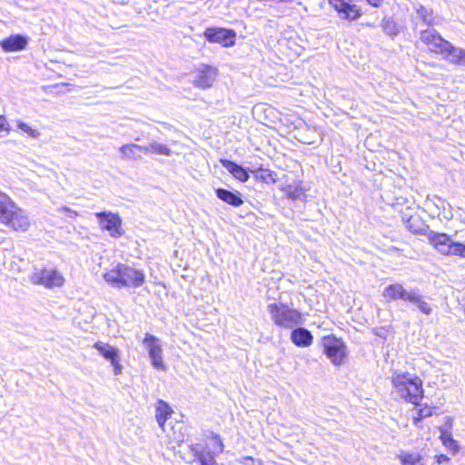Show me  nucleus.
<instances>
[{
	"instance_id": "19",
	"label": "nucleus",
	"mask_w": 465,
	"mask_h": 465,
	"mask_svg": "<svg viewBox=\"0 0 465 465\" xmlns=\"http://www.w3.org/2000/svg\"><path fill=\"white\" fill-rule=\"evenodd\" d=\"M250 173L252 175L255 182L263 184H273L278 181V174L275 171L269 168L259 166L250 169Z\"/></svg>"
},
{
	"instance_id": "17",
	"label": "nucleus",
	"mask_w": 465,
	"mask_h": 465,
	"mask_svg": "<svg viewBox=\"0 0 465 465\" xmlns=\"http://www.w3.org/2000/svg\"><path fill=\"white\" fill-rule=\"evenodd\" d=\"M28 45V37L22 35H11L0 41V46L5 53L25 50Z\"/></svg>"
},
{
	"instance_id": "35",
	"label": "nucleus",
	"mask_w": 465,
	"mask_h": 465,
	"mask_svg": "<svg viewBox=\"0 0 465 465\" xmlns=\"http://www.w3.org/2000/svg\"><path fill=\"white\" fill-rule=\"evenodd\" d=\"M372 7H380L382 5L384 0H365Z\"/></svg>"
},
{
	"instance_id": "2",
	"label": "nucleus",
	"mask_w": 465,
	"mask_h": 465,
	"mask_svg": "<svg viewBox=\"0 0 465 465\" xmlns=\"http://www.w3.org/2000/svg\"><path fill=\"white\" fill-rule=\"evenodd\" d=\"M392 388L406 402L419 406L424 397L423 381L417 375L409 372H397L391 376Z\"/></svg>"
},
{
	"instance_id": "15",
	"label": "nucleus",
	"mask_w": 465,
	"mask_h": 465,
	"mask_svg": "<svg viewBox=\"0 0 465 465\" xmlns=\"http://www.w3.org/2000/svg\"><path fill=\"white\" fill-rule=\"evenodd\" d=\"M218 69L210 64H202L197 70L195 79L193 84L201 89H207L213 86L218 76Z\"/></svg>"
},
{
	"instance_id": "1",
	"label": "nucleus",
	"mask_w": 465,
	"mask_h": 465,
	"mask_svg": "<svg viewBox=\"0 0 465 465\" xmlns=\"http://www.w3.org/2000/svg\"><path fill=\"white\" fill-rule=\"evenodd\" d=\"M104 280L109 285L122 289H136L143 286L146 282V276L142 269L135 268L124 262H116L107 269Z\"/></svg>"
},
{
	"instance_id": "14",
	"label": "nucleus",
	"mask_w": 465,
	"mask_h": 465,
	"mask_svg": "<svg viewBox=\"0 0 465 465\" xmlns=\"http://www.w3.org/2000/svg\"><path fill=\"white\" fill-rule=\"evenodd\" d=\"M143 342L148 346V353L152 365L159 371H165L166 365L163 359V351L157 337L146 334Z\"/></svg>"
},
{
	"instance_id": "32",
	"label": "nucleus",
	"mask_w": 465,
	"mask_h": 465,
	"mask_svg": "<svg viewBox=\"0 0 465 465\" xmlns=\"http://www.w3.org/2000/svg\"><path fill=\"white\" fill-rule=\"evenodd\" d=\"M11 132V126L5 115L0 114V133L8 134Z\"/></svg>"
},
{
	"instance_id": "28",
	"label": "nucleus",
	"mask_w": 465,
	"mask_h": 465,
	"mask_svg": "<svg viewBox=\"0 0 465 465\" xmlns=\"http://www.w3.org/2000/svg\"><path fill=\"white\" fill-rule=\"evenodd\" d=\"M416 13L419 15L420 19L428 26H430L434 24V15L433 11L430 8H427L423 5H420L416 9Z\"/></svg>"
},
{
	"instance_id": "33",
	"label": "nucleus",
	"mask_w": 465,
	"mask_h": 465,
	"mask_svg": "<svg viewBox=\"0 0 465 465\" xmlns=\"http://www.w3.org/2000/svg\"><path fill=\"white\" fill-rule=\"evenodd\" d=\"M60 212L66 213V215L72 219H74L78 216V213L67 206H62L59 209Z\"/></svg>"
},
{
	"instance_id": "29",
	"label": "nucleus",
	"mask_w": 465,
	"mask_h": 465,
	"mask_svg": "<svg viewBox=\"0 0 465 465\" xmlns=\"http://www.w3.org/2000/svg\"><path fill=\"white\" fill-rule=\"evenodd\" d=\"M143 153H152L170 156L172 153V151L170 148H168L164 144L153 143L149 146H143Z\"/></svg>"
},
{
	"instance_id": "12",
	"label": "nucleus",
	"mask_w": 465,
	"mask_h": 465,
	"mask_svg": "<svg viewBox=\"0 0 465 465\" xmlns=\"http://www.w3.org/2000/svg\"><path fill=\"white\" fill-rule=\"evenodd\" d=\"M100 228L109 232L113 238H120L124 234L122 219L117 213L111 212H101L95 213Z\"/></svg>"
},
{
	"instance_id": "13",
	"label": "nucleus",
	"mask_w": 465,
	"mask_h": 465,
	"mask_svg": "<svg viewBox=\"0 0 465 465\" xmlns=\"http://www.w3.org/2000/svg\"><path fill=\"white\" fill-rule=\"evenodd\" d=\"M420 41L429 47V50L437 54H445L449 42L436 30H423L420 32Z\"/></svg>"
},
{
	"instance_id": "25",
	"label": "nucleus",
	"mask_w": 465,
	"mask_h": 465,
	"mask_svg": "<svg viewBox=\"0 0 465 465\" xmlns=\"http://www.w3.org/2000/svg\"><path fill=\"white\" fill-rule=\"evenodd\" d=\"M440 440L442 445L453 455L460 451L458 441L452 437L451 433L446 430H441Z\"/></svg>"
},
{
	"instance_id": "20",
	"label": "nucleus",
	"mask_w": 465,
	"mask_h": 465,
	"mask_svg": "<svg viewBox=\"0 0 465 465\" xmlns=\"http://www.w3.org/2000/svg\"><path fill=\"white\" fill-rule=\"evenodd\" d=\"M291 340L297 347H309L313 342V336L306 328L298 327L292 331Z\"/></svg>"
},
{
	"instance_id": "7",
	"label": "nucleus",
	"mask_w": 465,
	"mask_h": 465,
	"mask_svg": "<svg viewBox=\"0 0 465 465\" xmlns=\"http://www.w3.org/2000/svg\"><path fill=\"white\" fill-rule=\"evenodd\" d=\"M419 220V217L410 216L406 219L405 224L410 232L414 234L423 235L426 234L430 245H432L439 252L442 254H446L447 250L449 249V245L451 242L450 237L443 232H434L432 231L426 233L424 228L418 226L416 222Z\"/></svg>"
},
{
	"instance_id": "5",
	"label": "nucleus",
	"mask_w": 465,
	"mask_h": 465,
	"mask_svg": "<svg viewBox=\"0 0 465 465\" xmlns=\"http://www.w3.org/2000/svg\"><path fill=\"white\" fill-rule=\"evenodd\" d=\"M224 445L220 435L212 432L203 439V443L189 446L193 461L199 465H218L216 457L223 451Z\"/></svg>"
},
{
	"instance_id": "4",
	"label": "nucleus",
	"mask_w": 465,
	"mask_h": 465,
	"mask_svg": "<svg viewBox=\"0 0 465 465\" xmlns=\"http://www.w3.org/2000/svg\"><path fill=\"white\" fill-rule=\"evenodd\" d=\"M0 223L14 232H25L31 227V220L25 211L8 195L0 202Z\"/></svg>"
},
{
	"instance_id": "10",
	"label": "nucleus",
	"mask_w": 465,
	"mask_h": 465,
	"mask_svg": "<svg viewBox=\"0 0 465 465\" xmlns=\"http://www.w3.org/2000/svg\"><path fill=\"white\" fill-rule=\"evenodd\" d=\"M327 3L341 19L348 22H354L363 15L354 0H327Z\"/></svg>"
},
{
	"instance_id": "16",
	"label": "nucleus",
	"mask_w": 465,
	"mask_h": 465,
	"mask_svg": "<svg viewBox=\"0 0 465 465\" xmlns=\"http://www.w3.org/2000/svg\"><path fill=\"white\" fill-rule=\"evenodd\" d=\"M94 347L105 360L111 362L114 375H120L123 371V366L119 361V351L108 343H104L102 341H96L94 344Z\"/></svg>"
},
{
	"instance_id": "6",
	"label": "nucleus",
	"mask_w": 465,
	"mask_h": 465,
	"mask_svg": "<svg viewBox=\"0 0 465 465\" xmlns=\"http://www.w3.org/2000/svg\"><path fill=\"white\" fill-rule=\"evenodd\" d=\"M273 324L282 330H291L302 325L305 319L301 311L286 303L273 302L267 307Z\"/></svg>"
},
{
	"instance_id": "31",
	"label": "nucleus",
	"mask_w": 465,
	"mask_h": 465,
	"mask_svg": "<svg viewBox=\"0 0 465 465\" xmlns=\"http://www.w3.org/2000/svg\"><path fill=\"white\" fill-rule=\"evenodd\" d=\"M17 125H18L19 129L25 132L29 136H31L33 138H35L39 135V133L37 132L36 129L30 127L28 124H26L24 122H21V121L18 122Z\"/></svg>"
},
{
	"instance_id": "8",
	"label": "nucleus",
	"mask_w": 465,
	"mask_h": 465,
	"mask_svg": "<svg viewBox=\"0 0 465 465\" xmlns=\"http://www.w3.org/2000/svg\"><path fill=\"white\" fill-rule=\"evenodd\" d=\"M30 280L34 284L44 286L46 289L60 288L65 282L64 277L57 269L48 267L35 269Z\"/></svg>"
},
{
	"instance_id": "23",
	"label": "nucleus",
	"mask_w": 465,
	"mask_h": 465,
	"mask_svg": "<svg viewBox=\"0 0 465 465\" xmlns=\"http://www.w3.org/2000/svg\"><path fill=\"white\" fill-rule=\"evenodd\" d=\"M123 158L128 161H134L141 158V153H143V146L127 143L120 148Z\"/></svg>"
},
{
	"instance_id": "21",
	"label": "nucleus",
	"mask_w": 465,
	"mask_h": 465,
	"mask_svg": "<svg viewBox=\"0 0 465 465\" xmlns=\"http://www.w3.org/2000/svg\"><path fill=\"white\" fill-rule=\"evenodd\" d=\"M220 163L239 182L245 183L249 180V172L237 163L226 159L220 160Z\"/></svg>"
},
{
	"instance_id": "27",
	"label": "nucleus",
	"mask_w": 465,
	"mask_h": 465,
	"mask_svg": "<svg viewBox=\"0 0 465 465\" xmlns=\"http://www.w3.org/2000/svg\"><path fill=\"white\" fill-rule=\"evenodd\" d=\"M436 407L427 403L421 405L418 410L416 416L413 418V424L418 426L419 423L426 419L431 417L435 413Z\"/></svg>"
},
{
	"instance_id": "30",
	"label": "nucleus",
	"mask_w": 465,
	"mask_h": 465,
	"mask_svg": "<svg viewBox=\"0 0 465 465\" xmlns=\"http://www.w3.org/2000/svg\"><path fill=\"white\" fill-rule=\"evenodd\" d=\"M445 255H457L465 257V244L451 241Z\"/></svg>"
},
{
	"instance_id": "34",
	"label": "nucleus",
	"mask_w": 465,
	"mask_h": 465,
	"mask_svg": "<svg viewBox=\"0 0 465 465\" xmlns=\"http://www.w3.org/2000/svg\"><path fill=\"white\" fill-rule=\"evenodd\" d=\"M434 460L438 464L449 463L450 459L445 454H439L434 456Z\"/></svg>"
},
{
	"instance_id": "26",
	"label": "nucleus",
	"mask_w": 465,
	"mask_h": 465,
	"mask_svg": "<svg viewBox=\"0 0 465 465\" xmlns=\"http://www.w3.org/2000/svg\"><path fill=\"white\" fill-rule=\"evenodd\" d=\"M397 458L401 465H425L423 456L419 453L401 451Z\"/></svg>"
},
{
	"instance_id": "11",
	"label": "nucleus",
	"mask_w": 465,
	"mask_h": 465,
	"mask_svg": "<svg viewBox=\"0 0 465 465\" xmlns=\"http://www.w3.org/2000/svg\"><path fill=\"white\" fill-rule=\"evenodd\" d=\"M203 35L209 43L220 44L223 47H232L236 41L235 31L228 28L208 27Z\"/></svg>"
},
{
	"instance_id": "24",
	"label": "nucleus",
	"mask_w": 465,
	"mask_h": 465,
	"mask_svg": "<svg viewBox=\"0 0 465 465\" xmlns=\"http://www.w3.org/2000/svg\"><path fill=\"white\" fill-rule=\"evenodd\" d=\"M444 55L450 57V62L455 65H465V50L463 49H457L449 43Z\"/></svg>"
},
{
	"instance_id": "18",
	"label": "nucleus",
	"mask_w": 465,
	"mask_h": 465,
	"mask_svg": "<svg viewBox=\"0 0 465 465\" xmlns=\"http://www.w3.org/2000/svg\"><path fill=\"white\" fill-rule=\"evenodd\" d=\"M174 413L171 405L162 399H158L155 402V419L162 430H164L166 421Z\"/></svg>"
},
{
	"instance_id": "9",
	"label": "nucleus",
	"mask_w": 465,
	"mask_h": 465,
	"mask_svg": "<svg viewBox=\"0 0 465 465\" xmlns=\"http://www.w3.org/2000/svg\"><path fill=\"white\" fill-rule=\"evenodd\" d=\"M323 353L334 365H341L345 361L347 352L346 345L341 338L333 334L325 335L322 338Z\"/></svg>"
},
{
	"instance_id": "37",
	"label": "nucleus",
	"mask_w": 465,
	"mask_h": 465,
	"mask_svg": "<svg viewBox=\"0 0 465 465\" xmlns=\"http://www.w3.org/2000/svg\"><path fill=\"white\" fill-rule=\"evenodd\" d=\"M7 194L5 193H0V202L5 197Z\"/></svg>"
},
{
	"instance_id": "36",
	"label": "nucleus",
	"mask_w": 465,
	"mask_h": 465,
	"mask_svg": "<svg viewBox=\"0 0 465 465\" xmlns=\"http://www.w3.org/2000/svg\"><path fill=\"white\" fill-rule=\"evenodd\" d=\"M173 440L177 442H182L184 440L183 433L182 432V428L180 429V431L177 435L174 434Z\"/></svg>"
},
{
	"instance_id": "22",
	"label": "nucleus",
	"mask_w": 465,
	"mask_h": 465,
	"mask_svg": "<svg viewBox=\"0 0 465 465\" xmlns=\"http://www.w3.org/2000/svg\"><path fill=\"white\" fill-rule=\"evenodd\" d=\"M216 196L225 203L239 207L243 203V201L239 193H233L227 189L218 188L215 190Z\"/></svg>"
},
{
	"instance_id": "3",
	"label": "nucleus",
	"mask_w": 465,
	"mask_h": 465,
	"mask_svg": "<svg viewBox=\"0 0 465 465\" xmlns=\"http://www.w3.org/2000/svg\"><path fill=\"white\" fill-rule=\"evenodd\" d=\"M382 298L385 302L391 303L401 301L402 302L416 305L420 312L425 315L432 313L431 305L423 300L416 290H408L401 282L388 284L382 291Z\"/></svg>"
}]
</instances>
